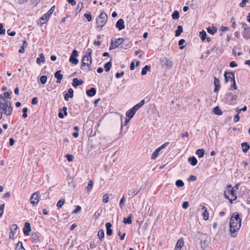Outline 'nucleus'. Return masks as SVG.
<instances>
[{"mask_svg":"<svg viewBox=\"0 0 250 250\" xmlns=\"http://www.w3.org/2000/svg\"><path fill=\"white\" fill-rule=\"evenodd\" d=\"M241 226V219L239 214L237 212L233 213L230 218L229 224V231L231 237H235L236 236V233L239 230Z\"/></svg>","mask_w":250,"mask_h":250,"instance_id":"1","label":"nucleus"},{"mask_svg":"<svg viewBox=\"0 0 250 250\" xmlns=\"http://www.w3.org/2000/svg\"><path fill=\"white\" fill-rule=\"evenodd\" d=\"M0 98H1L0 99V111L3 112L6 116L11 115L13 112L11 102L3 99L1 97Z\"/></svg>","mask_w":250,"mask_h":250,"instance_id":"2","label":"nucleus"},{"mask_svg":"<svg viewBox=\"0 0 250 250\" xmlns=\"http://www.w3.org/2000/svg\"><path fill=\"white\" fill-rule=\"evenodd\" d=\"M224 195L230 203H232L233 201L237 199L236 191L231 185L227 186V189L224 192Z\"/></svg>","mask_w":250,"mask_h":250,"instance_id":"3","label":"nucleus"},{"mask_svg":"<svg viewBox=\"0 0 250 250\" xmlns=\"http://www.w3.org/2000/svg\"><path fill=\"white\" fill-rule=\"evenodd\" d=\"M107 18L108 16L107 14L104 12H102L97 18L96 24L97 25V27L100 28V30H101L105 25L107 21Z\"/></svg>","mask_w":250,"mask_h":250,"instance_id":"4","label":"nucleus"},{"mask_svg":"<svg viewBox=\"0 0 250 250\" xmlns=\"http://www.w3.org/2000/svg\"><path fill=\"white\" fill-rule=\"evenodd\" d=\"M55 8V6H53L49 11L45 14H44L41 18H40V22L41 23V25L44 24L48 21L51 15L52 14Z\"/></svg>","mask_w":250,"mask_h":250,"instance_id":"5","label":"nucleus"},{"mask_svg":"<svg viewBox=\"0 0 250 250\" xmlns=\"http://www.w3.org/2000/svg\"><path fill=\"white\" fill-rule=\"evenodd\" d=\"M91 63L92 58L89 57H87V56H84L82 60L81 68L83 69V67L86 66L88 67V70L90 71Z\"/></svg>","mask_w":250,"mask_h":250,"instance_id":"6","label":"nucleus"},{"mask_svg":"<svg viewBox=\"0 0 250 250\" xmlns=\"http://www.w3.org/2000/svg\"><path fill=\"white\" fill-rule=\"evenodd\" d=\"M238 96L236 94H233L231 92L227 93L225 95V99L227 103L232 104L237 99Z\"/></svg>","mask_w":250,"mask_h":250,"instance_id":"7","label":"nucleus"},{"mask_svg":"<svg viewBox=\"0 0 250 250\" xmlns=\"http://www.w3.org/2000/svg\"><path fill=\"white\" fill-rule=\"evenodd\" d=\"M124 39L121 38L116 39L114 41L113 39H111L109 50H112L117 48L120 44L124 42Z\"/></svg>","mask_w":250,"mask_h":250,"instance_id":"8","label":"nucleus"},{"mask_svg":"<svg viewBox=\"0 0 250 250\" xmlns=\"http://www.w3.org/2000/svg\"><path fill=\"white\" fill-rule=\"evenodd\" d=\"M40 192H36L33 194L30 198V203L34 206L37 205L39 202Z\"/></svg>","mask_w":250,"mask_h":250,"instance_id":"9","label":"nucleus"},{"mask_svg":"<svg viewBox=\"0 0 250 250\" xmlns=\"http://www.w3.org/2000/svg\"><path fill=\"white\" fill-rule=\"evenodd\" d=\"M78 56V52L76 50H73L69 58V62L73 64H77L78 63V60L76 58Z\"/></svg>","mask_w":250,"mask_h":250,"instance_id":"10","label":"nucleus"},{"mask_svg":"<svg viewBox=\"0 0 250 250\" xmlns=\"http://www.w3.org/2000/svg\"><path fill=\"white\" fill-rule=\"evenodd\" d=\"M225 81L226 83L229 82L230 80L233 81V78H235L234 74L232 72H225L224 73Z\"/></svg>","mask_w":250,"mask_h":250,"instance_id":"11","label":"nucleus"},{"mask_svg":"<svg viewBox=\"0 0 250 250\" xmlns=\"http://www.w3.org/2000/svg\"><path fill=\"white\" fill-rule=\"evenodd\" d=\"M161 62L163 67H171L172 66V62L167 58H164Z\"/></svg>","mask_w":250,"mask_h":250,"instance_id":"12","label":"nucleus"},{"mask_svg":"<svg viewBox=\"0 0 250 250\" xmlns=\"http://www.w3.org/2000/svg\"><path fill=\"white\" fill-rule=\"evenodd\" d=\"M116 27L119 30L124 29L125 28L124 21L122 19H119L116 23Z\"/></svg>","mask_w":250,"mask_h":250,"instance_id":"13","label":"nucleus"},{"mask_svg":"<svg viewBox=\"0 0 250 250\" xmlns=\"http://www.w3.org/2000/svg\"><path fill=\"white\" fill-rule=\"evenodd\" d=\"M184 246V240L183 238H180L178 239L176 244L175 250H181V249Z\"/></svg>","mask_w":250,"mask_h":250,"instance_id":"14","label":"nucleus"},{"mask_svg":"<svg viewBox=\"0 0 250 250\" xmlns=\"http://www.w3.org/2000/svg\"><path fill=\"white\" fill-rule=\"evenodd\" d=\"M30 224L28 222H26L23 229V233L25 235H28L29 232L31 231Z\"/></svg>","mask_w":250,"mask_h":250,"instance_id":"15","label":"nucleus"},{"mask_svg":"<svg viewBox=\"0 0 250 250\" xmlns=\"http://www.w3.org/2000/svg\"><path fill=\"white\" fill-rule=\"evenodd\" d=\"M74 90L72 88H69L68 90V93L64 95V100L66 101H68L69 98H72L73 97Z\"/></svg>","mask_w":250,"mask_h":250,"instance_id":"16","label":"nucleus"},{"mask_svg":"<svg viewBox=\"0 0 250 250\" xmlns=\"http://www.w3.org/2000/svg\"><path fill=\"white\" fill-rule=\"evenodd\" d=\"M200 207H201V209L204 211L202 213L203 218L205 220H207L208 219V213L207 211V208L204 205H201Z\"/></svg>","mask_w":250,"mask_h":250,"instance_id":"17","label":"nucleus"},{"mask_svg":"<svg viewBox=\"0 0 250 250\" xmlns=\"http://www.w3.org/2000/svg\"><path fill=\"white\" fill-rule=\"evenodd\" d=\"M215 88L214 90V92L215 93L218 92V91L220 90V81L216 77H214V83H213Z\"/></svg>","mask_w":250,"mask_h":250,"instance_id":"18","label":"nucleus"},{"mask_svg":"<svg viewBox=\"0 0 250 250\" xmlns=\"http://www.w3.org/2000/svg\"><path fill=\"white\" fill-rule=\"evenodd\" d=\"M106 234L108 236H111L112 234V230L111 229L112 225L110 223L108 222L105 224Z\"/></svg>","mask_w":250,"mask_h":250,"instance_id":"19","label":"nucleus"},{"mask_svg":"<svg viewBox=\"0 0 250 250\" xmlns=\"http://www.w3.org/2000/svg\"><path fill=\"white\" fill-rule=\"evenodd\" d=\"M96 93V89L94 87H91L89 89L86 90V93L89 97L94 96Z\"/></svg>","mask_w":250,"mask_h":250,"instance_id":"20","label":"nucleus"},{"mask_svg":"<svg viewBox=\"0 0 250 250\" xmlns=\"http://www.w3.org/2000/svg\"><path fill=\"white\" fill-rule=\"evenodd\" d=\"M83 83V81L81 80H79L77 78H74L73 79L72 85L74 87H77Z\"/></svg>","mask_w":250,"mask_h":250,"instance_id":"21","label":"nucleus"},{"mask_svg":"<svg viewBox=\"0 0 250 250\" xmlns=\"http://www.w3.org/2000/svg\"><path fill=\"white\" fill-rule=\"evenodd\" d=\"M136 112V111L134 110L133 108L132 107L126 111V116L129 119H131L134 116Z\"/></svg>","mask_w":250,"mask_h":250,"instance_id":"22","label":"nucleus"},{"mask_svg":"<svg viewBox=\"0 0 250 250\" xmlns=\"http://www.w3.org/2000/svg\"><path fill=\"white\" fill-rule=\"evenodd\" d=\"M140 191V189L137 190L136 189L132 188L128 190V196L130 197H134V196L136 195Z\"/></svg>","mask_w":250,"mask_h":250,"instance_id":"23","label":"nucleus"},{"mask_svg":"<svg viewBox=\"0 0 250 250\" xmlns=\"http://www.w3.org/2000/svg\"><path fill=\"white\" fill-rule=\"evenodd\" d=\"M145 100H143L139 103L135 105L132 108H133L134 110H135L137 112V111L140 108H141L145 104Z\"/></svg>","mask_w":250,"mask_h":250,"instance_id":"24","label":"nucleus"},{"mask_svg":"<svg viewBox=\"0 0 250 250\" xmlns=\"http://www.w3.org/2000/svg\"><path fill=\"white\" fill-rule=\"evenodd\" d=\"M188 161L190 164L192 166H195L197 164V160L194 156L189 157Z\"/></svg>","mask_w":250,"mask_h":250,"instance_id":"25","label":"nucleus"},{"mask_svg":"<svg viewBox=\"0 0 250 250\" xmlns=\"http://www.w3.org/2000/svg\"><path fill=\"white\" fill-rule=\"evenodd\" d=\"M207 31L208 33L213 35L217 31V28L212 26V27H208L207 28Z\"/></svg>","mask_w":250,"mask_h":250,"instance_id":"26","label":"nucleus"},{"mask_svg":"<svg viewBox=\"0 0 250 250\" xmlns=\"http://www.w3.org/2000/svg\"><path fill=\"white\" fill-rule=\"evenodd\" d=\"M241 146L242 147V151L244 153H246L250 149V146L246 142H244L241 144Z\"/></svg>","mask_w":250,"mask_h":250,"instance_id":"27","label":"nucleus"},{"mask_svg":"<svg viewBox=\"0 0 250 250\" xmlns=\"http://www.w3.org/2000/svg\"><path fill=\"white\" fill-rule=\"evenodd\" d=\"M132 214H130L128 216L127 218H124L123 220V223L125 224H131L132 223Z\"/></svg>","mask_w":250,"mask_h":250,"instance_id":"28","label":"nucleus"},{"mask_svg":"<svg viewBox=\"0 0 250 250\" xmlns=\"http://www.w3.org/2000/svg\"><path fill=\"white\" fill-rule=\"evenodd\" d=\"M31 239L32 242L34 243H37L39 239L38 234L35 232L32 233L31 235Z\"/></svg>","mask_w":250,"mask_h":250,"instance_id":"29","label":"nucleus"},{"mask_svg":"<svg viewBox=\"0 0 250 250\" xmlns=\"http://www.w3.org/2000/svg\"><path fill=\"white\" fill-rule=\"evenodd\" d=\"M45 62V57L43 53L40 54V57L38 58L36 60L37 63L40 64L41 62Z\"/></svg>","mask_w":250,"mask_h":250,"instance_id":"30","label":"nucleus"},{"mask_svg":"<svg viewBox=\"0 0 250 250\" xmlns=\"http://www.w3.org/2000/svg\"><path fill=\"white\" fill-rule=\"evenodd\" d=\"M196 154L198 156L199 158H202L204 156L205 150L202 148L198 149L196 151Z\"/></svg>","mask_w":250,"mask_h":250,"instance_id":"31","label":"nucleus"},{"mask_svg":"<svg viewBox=\"0 0 250 250\" xmlns=\"http://www.w3.org/2000/svg\"><path fill=\"white\" fill-rule=\"evenodd\" d=\"M161 151V150L159 148H157L152 153V156H151V159L152 160H155L156 159V158L159 155V152Z\"/></svg>","mask_w":250,"mask_h":250,"instance_id":"32","label":"nucleus"},{"mask_svg":"<svg viewBox=\"0 0 250 250\" xmlns=\"http://www.w3.org/2000/svg\"><path fill=\"white\" fill-rule=\"evenodd\" d=\"M150 70V66L147 65L145 66L144 68H143L141 74L142 75H145L147 71H149Z\"/></svg>","mask_w":250,"mask_h":250,"instance_id":"33","label":"nucleus"},{"mask_svg":"<svg viewBox=\"0 0 250 250\" xmlns=\"http://www.w3.org/2000/svg\"><path fill=\"white\" fill-rule=\"evenodd\" d=\"M98 236L99 237V239L100 240L103 241L104 236V230L103 229H101L98 231Z\"/></svg>","mask_w":250,"mask_h":250,"instance_id":"34","label":"nucleus"},{"mask_svg":"<svg viewBox=\"0 0 250 250\" xmlns=\"http://www.w3.org/2000/svg\"><path fill=\"white\" fill-rule=\"evenodd\" d=\"M111 66H112V62H111V61L110 60L109 62H108L107 63L104 64V68L105 71L106 72L109 71L111 67Z\"/></svg>","mask_w":250,"mask_h":250,"instance_id":"35","label":"nucleus"},{"mask_svg":"<svg viewBox=\"0 0 250 250\" xmlns=\"http://www.w3.org/2000/svg\"><path fill=\"white\" fill-rule=\"evenodd\" d=\"M183 32V27L181 25H178L177 26V29L175 31V36L178 37L181 35L182 32Z\"/></svg>","mask_w":250,"mask_h":250,"instance_id":"36","label":"nucleus"},{"mask_svg":"<svg viewBox=\"0 0 250 250\" xmlns=\"http://www.w3.org/2000/svg\"><path fill=\"white\" fill-rule=\"evenodd\" d=\"M213 112L215 114L217 115H221L222 114L223 112L221 110L219 106H216L213 108Z\"/></svg>","mask_w":250,"mask_h":250,"instance_id":"37","label":"nucleus"},{"mask_svg":"<svg viewBox=\"0 0 250 250\" xmlns=\"http://www.w3.org/2000/svg\"><path fill=\"white\" fill-rule=\"evenodd\" d=\"M172 18L173 20H178L179 19V13L177 10H175L172 15Z\"/></svg>","mask_w":250,"mask_h":250,"instance_id":"38","label":"nucleus"},{"mask_svg":"<svg viewBox=\"0 0 250 250\" xmlns=\"http://www.w3.org/2000/svg\"><path fill=\"white\" fill-rule=\"evenodd\" d=\"M199 36L202 41H204L205 39H206L207 33L205 31L202 30V31L200 32Z\"/></svg>","mask_w":250,"mask_h":250,"instance_id":"39","label":"nucleus"},{"mask_svg":"<svg viewBox=\"0 0 250 250\" xmlns=\"http://www.w3.org/2000/svg\"><path fill=\"white\" fill-rule=\"evenodd\" d=\"M65 202L64 199H61L59 200V201L57 203V207L58 209L61 208L62 206L63 205L64 203Z\"/></svg>","mask_w":250,"mask_h":250,"instance_id":"40","label":"nucleus"},{"mask_svg":"<svg viewBox=\"0 0 250 250\" xmlns=\"http://www.w3.org/2000/svg\"><path fill=\"white\" fill-rule=\"evenodd\" d=\"M176 186L178 187H183L184 186V183L181 180H177L175 183Z\"/></svg>","mask_w":250,"mask_h":250,"instance_id":"41","label":"nucleus"},{"mask_svg":"<svg viewBox=\"0 0 250 250\" xmlns=\"http://www.w3.org/2000/svg\"><path fill=\"white\" fill-rule=\"evenodd\" d=\"M61 73V70H60L57 71L54 74L55 77L56 79L62 78L63 75Z\"/></svg>","mask_w":250,"mask_h":250,"instance_id":"42","label":"nucleus"},{"mask_svg":"<svg viewBox=\"0 0 250 250\" xmlns=\"http://www.w3.org/2000/svg\"><path fill=\"white\" fill-rule=\"evenodd\" d=\"M185 40L184 39H181L179 40L178 42V45L179 46V48L180 49H183L184 48L185 46L183 45L185 42Z\"/></svg>","mask_w":250,"mask_h":250,"instance_id":"43","label":"nucleus"},{"mask_svg":"<svg viewBox=\"0 0 250 250\" xmlns=\"http://www.w3.org/2000/svg\"><path fill=\"white\" fill-rule=\"evenodd\" d=\"M47 77L45 75L42 76L40 77V81L42 84H45L46 83Z\"/></svg>","mask_w":250,"mask_h":250,"instance_id":"44","label":"nucleus"},{"mask_svg":"<svg viewBox=\"0 0 250 250\" xmlns=\"http://www.w3.org/2000/svg\"><path fill=\"white\" fill-rule=\"evenodd\" d=\"M93 181L92 180H90L89 181V183L86 187V189L88 191H90L91 190V189L93 187Z\"/></svg>","mask_w":250,"mask_h":250,"instance_id":"45","label":"nucleus"},{"mask_svg":"<svg viewBox=\"0 0 250 250\" xmlns=\"http://www.w3.org/2000/svg\"><path fill=\"white\" fill-rule=\"evenodd\" d=\"M84 17L85 18H86L87 21H91L92 19V16L91 15V14L89 13H85L84 14Z\"/></svg>","mask_w":250,"mask_h":250,"instance_id":"46","label":"nucleus"},{"mask_svg":"<svg viewBox=\"0 0 250 250\" xmlns=\"http://www.w3.org/2000/svg\"><path fill=\"white\" fill-rule=\"evenodd\" d=\"M92 52V50L90 48H88L86 51V52H85L86 54L84 56H87V57H89L90 58H92V57H91Z\"/></svg>","mask_w":250,"mask_h":250,"instance_id":"47","label":"nucleus"},{"mask_svg":"<svg viewBox=\"0 0 250 250\" xmlns=\"http://www.w3.org/2000/svg\"><path fill=\"white\" fill-rule=\"evenodd\" d=\"M5 34V30L3 28L2 23H0V35H4Z\"/></svg>","mask_w":250,"mask_h":250,"instance_id":"48","label":"nucleus"},{"mask_svg":"<svg viewBox=\"0 0 250 250\" xmlns=\"http://www.w3.org/2000/svg\"><path fill=\"white\" fill-rule=\"evenodd\" d=\"M233 82L232 85H231V87L230 88V90H233V89H236L237 86L236 85V83L235 81V78H233V81H232Z\"/></svg>","mask_w":250,"mask_h":250,"instance_id":"49","label":"nucleus"},{"mask_svg":"<svg viewBox=\"0 0 250 250\" xmlns=\"http://www.w3.org/2000/svg\"><path fill=\"white\" fill-rule=\"evenodd\" d=\"M27 111H28L27 108L25 107L22 109V112H23L22 117L24 118H25L27 117Z\"/></svg>","mask_w":250,"mask_h":250,"instance_id":"50","label":"nucleus"},{"mask_svg":"<svg viewBox=\"0 0 250 250\" xmlns=\"http://www.w3.org/2000/svg\"><path fill=\"white\" fill-rule=\"evenodd\" d=\"M108 199H109V196H108V194H106L103 196V201L104 203H107L108 201Z\"/></svg>","mask_w":250,"mask_h":250,"instance_id":"51","label":"nucleus"},{"mask_svg":"<svg viewBox=\"0 0 250 250\" xmlns=\"http://www.w3.org/2000/svg\"><path fill=\"white\" fill-rule=\"evenodd\" d=\"M65 157L69 162H71L73 159V155L68 154L65 155Z\"/></svg>","mask_w":250,"mask_h":250,"instance_id":"52","label":"nucleus"},{"mask_svg":"<svg viewBox=\"0 0 250 250\" xmlns=\"http://www.w3.org/2000/svg\"><path fill=\"white\" fill-rule=\"evenodd\" d=\"M81 210V207L80 206H77L76 208L72 211V213L76 214Z\"/></svg>","mask_w":250,"mask_h":250,"instance_id":"53","label":"nucleus"},{"mask_svg":"<svg viewBox=\"0 0 250 250\" xmlns=\"http://www.w3.org/2000/svg\"><path fill=\"white\" fill-rule=\"evenodd\" d=\"M125 202V199L124 197L123 196L121 199L120 201V203H119L120 207L121 208H122L124 205Z\"/></svg>","mask_w":250,"mask_h":250,"instance_id":"54","label":"nucleus"},{"mask_svg":"<svg viewBox=\"0 0 250 250\" xmlns=\"http://www.w3.org/2000/svg\"><path fill=\"white\" fill-rule=\"evenodd\" d=\"M16 233V231H14V230H10L9 234V238L10 239H13L14 238L15 234Z\"/></svg>","mask_w":250,"mask_h":250,"instance_id":"55","label":"nucleus"},{"mask_svg":"<svg viewBox=\"0 0 250 250\" xmlns=\"http://www.w3.org/2000/svg\"><path fill=\"white\" fill-rule=\"evenodd\" d=\"M189 203L188 201H185L182 204V208L184 209H186L188 208Z\"/></svg>","mask_w":250,"mask_h":250,"instance_id":"56","label":"nucleus"},{"mask_svg":"<svg viewBox=\"0 0 250 250\" xmlns=\"http://www.w3.org/2000/svg\"><path fill=\"white\" fill-rule=\"evenodd\" d=\"M124 75V72L122 71L121 73H116L115 76H116V78L119 79L120 77L123 76Z\"/></svg>","mask_w":250,"mask_h":250,"instance_id":"57","label":"nucleus"},{"mask_svg":"<svg viewBox=\"0 0 250 250\" xmlns=\"http://www.w3.org/2000/svg\"><path fill=\"white\" fill-rule=\"evenodd\" d=\"M4 204H2L0 206V217L2 216L3 213V210L4 208Z\"/></svg>","mask_w":250,"mask_h":250,"instance_id":"58","label":"nucleus"},{"mask_svg":"<svg viewBox=\"0 0 250 250\" xmlns=\"http://www.w3.org/2000/svg\"><path fill=\"white\" fill-rule=\"evenodd\" d=\"M248 1V0H242L241 2L240 3V6L241 7H244L246 6V3Z\"/></svg>","mask_w":250,"mask_h":250,"instance_id":"59","label":"nucleus"},{"mask_svg":"<svg viewBox=\"0 0 250 250\" xmlns=\"http://www.w3.org/2000/svg\"><path fill=\"white\" fill-rule=\"evenodd\" d=\"M239 112H238L237 113V114L236 115H235V116L234 117V122L235 123L238 122L239 120L240 117H239Z\"/></svg>","mask_w":250,"mask_h":250,"instance_id":"60","label":"nucleus"},{"mask_svg":"<svg viewBox=\"0 0 250 250\" xmlns=\"http://www.w3.org/2000/svg\"><path fill=\"white\" fill-rule=\"evenodd\" d=\"M241 24H242V28L244 29V30L250 29V27L248 26V25L246 23L243 22V23H242Z\"/></svg>","mask_w":250,"mask_h":250,"instance_id":"61","label":"nucleus"},{"mask_svg":"<svg viewBox=\"0 0 250 250\" xmlns=\"http://www.w3.org/2000/svg\"><path fill=\"white\" fill-rule=\"evenodd\" d=\"M18 229V226L16 224H13L12 225V227L10 229V230H14V231H17Z\"/></svg>","mask_w":250,"mask_h":250,"instance_id":"62","label":"nucleus"},{"mask_svg":"<svg viewBox=\"0 0 250 250\" xmlns=\"http://www.w3.org/2000/svg\"><path fill=\"white\" fill-rule=\"evenodd\" d=\"M237 66V63L234 61H232L229 63V66L231 67H234Z\"/></svg>","mask_w":250,"mask_h":250,"instance_id":"63","label":"nucleus"},{"mask_svg":"<svg viewBox=\"0 0 250 250\" xmlns=\"http://www.w3.org/2000/svg\"><path fill=\"white\" fill-rule=\"evenodd\" d=\"M37 102H38L37 97H34L32 100L31 104H32L34 105V104H37Z\"/></svg>","mask_w":250,"mask_h":250,"instance_id":"64","label":"nucleus"}]
</instances>
